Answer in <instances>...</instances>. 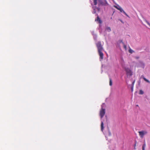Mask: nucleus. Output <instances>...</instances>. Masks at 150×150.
Segmentation results:
<instances>
[{
    "instance_id": "1",
    "label": "nucleus",
    "mask_w": 150,
    "mask_h": 150,
    "mask_svg": "<svg viewBox=\"0 0 150 150\" xmlns=\"http://www.w3.org/2000/svg\"><path fill=\"white\" fill-rule=\"evenodd\" d=\"M108 5L106 0H94V10L97 9L99 11L100 10V6H106Z\"/></svg>"
},
{
    "instance_id": "2",
    "label": "nucleus",
    "mask_w": 150,
    "mask_h": 150,
    "mask_svg": "<svg viewBox=\"0 0 150 150\" xmlns=\"http://www.w3.org/2000/svg\"><path fill=\"white\" fill-rule=\"evenodd\" d=\"M96 46L98 49V51L100 56V59H103V48L100 42H98L96 44Z\"/></svg>"
},
{
    "instance_id": "3",
    "label": "nucleus",
    "mask_w": 150,
    "mask_h": 150,
    "mask_svg": "<svg viewBox=\"0 0 150 150\" xmlns=\"http://www.w3.org/2000/svg\"><path fill=\"white\" fill-rule=\"evenodd\" d=\"M113 6L115 8L119 10L120 12L123 13L127 16L129 17L127 14L125 12L122 8L118 5L117 4V6L114 5Z\"/></svg>"
},
{
    "instance_id": "4",
    "label": "nucleus",
    "mask_w": 150,
    "mask_h": 150,
    "mask_svg": "<svg viewBox=\"0 0 150 150\" xmlns=\"http://www.w3.org/2000/svg\"><path fill=\"white\" fill-rule=\"evenodd\" d=\"M144 64L141 61H139L138 63H137L136 65V66L137 67H140L143 68H144Z\"/></svg>"
},
{
    "instance_id": "5",
    "label": "nucleus",
    "mask_w": 150,
    "mask_h": 150,
    "mask_svg": "<svg viewBox=\"0 0 150 150\" xmlns=\"http://www.w3.org/2000/svg\"><path fill=\"white\" fill-rule=\"evenodd\" d=\"M127 76H132V72L130 69L129 68H125Z\"/></svg>"
},
{
    "instance_id": "6",
    "label": "nucleus",
    "mask_w": 150,
    "mask_h": 150,
    "mask_svg": "<svg viewBox=\"0 0 150 150\" xmlns=\"http://www.w3.org/2000/svg\"><path fill=\"white\" fill-rule=\"evenodd\" d=\"M138 133L140 137L141 138H143L144 135L147 134V132L146 130H142V131H139Z\"/></svg>"
},
{
    "instance_id": "7",
    "label": "nucleus",
    "mask_w": 150,
    "mask_h": 150,
    "mask_svg": "<svg viewBox=\"0 0 150 150\" xmlns=\"http://www.w3.org/2000/svg\"><path fill=\"white\" fill-rule=\"evenodd\" d=\"M105 109L102 108L100 111V116L101 118H102L105 114Z\"/></svg>"
},
{
    "instance_id": "8",
    "label": "nucleus",
    "mask_w": 150,
    "mask_h": 150,
    "mask_svg": "<svg viewBox=\"0 0 150 150\" xmlns=\"http://www.w3.org/2000/svg\"><path fill=\"white\" fill-rule=\"evenodd\" d=\"M105 31L108 32H110L111 31V28L108 26H106L105 29Z\"/></svg>"
},
{
    "instance_id": "9",
    "label": "nucleus",
    "mask_w": 150,
    "mask_h": 150,
    "mask_svg": "<svg viewBox=\"0 0 150 150\" xmlns=\"http://www.w3.org/2000/svg\"><path fill=\"white\" fill-rule=\"evenodd\" d=\"M95 21L98 22L100 23H102V21L101 19L99 18L98 16L97 18L95 19Z\"/></svg>"
},
{
    "instance_id": "10",
    "label": "nucleus",
    "mask_w": 150,
    "mask_h": 150,
    "mask_svg": "<svg viewBox=\"0 0 150 150\" xmlns=\"http://www.w3.org/2000/svg\"><path fill=\"white\" fill-rule=\"evenodd\" d=\"M146 146V144L144 143L142 145V150H145V148Z\"/></svg>"
},
{
    "instance_id": "11",
    "label": "nucleus",
    "mask_w": 150,
    "mask_h": 150,
    "mask_svg": "<svg viewBox=\"0 0 150 150\" xmlns=\"http://www.w3.org/2000/svg\"><path fill=\"white\" fill-rule=\"evenodd\" d=\"M143 79H144V80L145 81H146V82H148L149 83H150V81L148 80V79H146V78H145L144 77H143Z\"/></svg>"
},
{
    "instance_id": "12",
    "label": "nucleus",
    "mask_w": 150,
    "mask_h": 150,
    "mask_svg": "<svg viewBox=\"0 0 150 150\" xmlns=\"http://www.w3.org/2000/svg\"><path fill=\"white\" fill-rule=\"evenodd\" d=\"M103 122H102L101 123V130L102 131L103 130Z\"/></svg>"
},
{
    "instance_id": "13",
    "label": "nucleus",
    "mask_w": 150,
    "mask_h": 150,
    "mask_svg": "<svg viewBox=\"0 0 150 150\" xmlns=\"http://www.w3.org/2000/svg\"><path fill=\"white\" fill-rule=\"evenodd\" d=\"M112 81L111 79H110V82H109V85L110 86H112Z\"/></svg>"
},
{
    "instance_id": "14",
    "label": "nucleus",
    "mask_w": 150,
    "mask_h": 150,
    "mask_svg": "<svg viewBox=\"0 0 150 150\" xmlns=\"http://www.w3.org/2000/svg\"><path fill=\"white\" fill-rule=\"evenodd\" d=\"M129 52L131 53H132L133 52H134V51L131 49L129 50Z\"/></svg>"
},
{
    "instance_id": "15",
    "label": "nucleus",
    "mask_w": 150,
    "mask_h": 150,
    "mask_svg": "<svg viewBox=\"0 0 150 150\" xmlns=\"http://www.w3.org/2000/svg\"><path fill=\"white\" fill-rule=\"evenodd\" d=\"M144 93V92L142 90H140L139 92V94L142 95Z\"/></svg>"
},
{
    "instance_id": "16",
    "label": "nucleus",
    "mask_w": 150,
    "mask_h": 150,
    "mask_svg": "<svg viewBox=\"0 0 150 150\" xmlns=\"http://www.w3.org/2000/svg\"><path fill=\"white\" fill-rule=\"evenodd\" d=\"M121 63H122V64H123L124 63V61L123 59V58H121Z\"/></svg>"
},
{
    "instance_id": "17",
    "label": "nucleus",
    "mask_w": 150,
    "mask_h": 150,
    "mask_svg": "<svg viewBox=\"0 0 150 150\" xmlns=\"http://www.w3.org/2000/svg\"><path fill=\"white\" fill-rule=\"evenodd\" d=\"M140 58L139 56H136L134 57V58L136 59H139Z\"/></svg>"
},
{
    "instance_id": "18",
    "label": "nucleus",
    "mask_w": 150,
    "mask_h": 150,
    "mask_svg": "<svg viewBox=\"0 0 150 150\" xmlns=\"http://www.w3.org/2000/svg\"><path fill=\"white\" fill-rule=\"evenodd\" d=\"M145 21L147 23V24L149 25L150 26V23L146 20H145Z\"/></svg>"
},
{
    "instance_id": "19",
    "label": "nucleus",
    "mask_w": 150,
    "mask_h": 150,
    "mask_svg": "<svg viewBox=\"0 0 150 150\" xmlns=\"http://www.w3.org/2000/svg\"><path fill=\"white\" fill-rule=\"evenodd\" d=\"M133 87L134 86H133V85H132V86H131L132 91H133Z\"/></svg>"
},
{
    "instance_id": "20",
    "label": "nucleus",
    "mask_w": 150,
    "mask_h": 150,
    "mask_svg": "<svg viewBox=\"0 0 150 150\" xmlns=\"http://www.w3.org/2000/svg\"><path fill=\"white\" fill-rule=\"evenodd\" d=\"M111 135V133L109 131H108V135L109 136H110Z\"/></svg>"
},
{
    "instance_id": "21",
    "label": "nucleus",
    "mask_w": 150,
    "mask_h": 150,
    "mask_svg": "<svg viewBox=\"0 0 150 150\" xmlns=\"http://www.w3.org/2000/svg\"><path fill=\"white\" fill-rule=\"evenodd\" d=\"M134 82H135V81H133L132 83V85H133V86H134Z\"/></svg>"
},
{
    "instance_id": "22",
    "label": "nucleus",
    "mask_w": 150,
    "mask_h": 150,
    "mask_svg": "<svg viewBox=\"0 0 150 150\" xmlns=\"http://www.w3.org/2000/svg\"><path fill=\"white\" fill-rule=\"evenodd\" d=\"M124 48L126 50V46L125 45H124Z\"/></svg>"
},
{
    "instance_id": "23",
    "label": "nucleus",
    "mask_w": 150,
    "mask_h": 150,
    "mask_svg": "<svg viewBox=\"0 0 150 150\" xmlns=\"http://www.w3.org/2000/svg\"><path fill=\"white\" fill-rule=\"evenodd\" d=\"M136 144H135V145H134L135 146H136Z\"/></svg>"
},
{
    "instance_id": "24",
    "label": "nucleus",
    "mask_w": 150,
    "mask_h": 150,
    "mask_svg": "<svg viewBox=\"0 0 150 150\" xmlns=\"http://www.w3.org/2000/svg\"><path fill=\"white\" fill-rule=\"evenodd\" d=\"M138 106V105H137V106Z\"/></svg>"
}]
</instances>
